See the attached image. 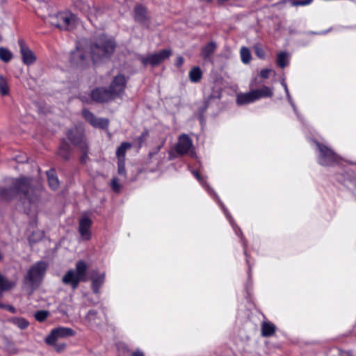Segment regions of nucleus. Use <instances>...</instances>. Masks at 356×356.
<instances>
[{"instance_id":"f257e3e1","label":"nucleus","mask_w":356,"mask_h":356,"mask_svg":"<svg viewBox=\"0 0 356 356\" xmlns=\"http://www.w3.org/2000/svg\"><path fill=\"white\" fill-rule=\"evenodd\" d=\"M115 47V42L111 38L101 35L91 47L90 57L92 65L99 64L104 58L111 54ZM72 64L90 65L91 63L83 56V51L77 47L70 55Z\"/></svg>"},{"instance_id":"f03ea898","label":"nucleus","mask_w":356,"mask_h":356,"mask_svg":"<svg viewBox=\"0 0 356 356\" xmlns=\"http://www.w3.org/2000/svg\"><path fill=\"white\" fill-rule=\"evenodd\" d=\"M31 181V179L25 177L13 180L11 187L0 189V197L9 200L17 193H22L24 196V204L27 202L31 209L37 207L40 191L32 187Z\"/></svg>"},{"instance_id":"7ed1b4c3","label":"nucleus","mask_w":356,"mask_h":356,"mask_svg":"<svg viewBox=\"0 0 356 356\" xmlns=\"http://www.w3.org/2000/svg\"><path fill=\"white\" fill-rule=\"evenodd\" d=\"M88 266L84 261L80 260L76 264L75 270L70 269L63 277V282L70 284L73 289H76L80 282L86 281Z\"/></svg>"},{"instance_id":"20e7f679","label":"nucleus","mask_w":356,"mask_h":356,"mask_svg":"<svg viewBox=\"0 0 356 356\" xmlns=\"http://www.w3.org/2000/svg\"><path fill=\"white\" fill-rule=\"evenodd\" d=\"M47 265L44 261H38L35 263L29 270L24 277V284L30 286L32 290L38 286L42 281L46 270Z\"/></svg>"},{"instance_id":"39448f33","label":"nucleus","mask_w":356,"mask_h":356,"mask_svg":"<svg viewBox=\"0 0 356 356\" xmlns=\"http://www.w3.org/2000/svg\"><path fill=\"white\" fill-rule=\"evenodd\" d=\"M192 174L195 176V177L199 181L200 184L204 188V189L207 191V193L213 197V198L217 202L218 205L220 207L221 209L222 210L225 216H226V218L229 220L231 226L232 227L235 234L236 235L239 234V232H241V229L237 227V225L234 223V219L232 218V216L227 211V209L225 208L223 203L220 201L219 199L218 195L215 193V191L207 184L205 179L201 177V175L199 174L197 171L192 170Z\"/></svg>"},{"instance_id":"423d86ee","label":"nucleus","mask_w":356,"mask_h":356,"mask_svg":"<svg viewBox=\"0 0 356 356\" xmlns=\"http://www.w3.org/2000/svg\"><path fill=\"white\" fill-rule=\"evenodd\" d=\"M49 22L51 25L61 30H68L75 26L76 18L70 12H62L49 15Z\"/></svg>"},{"instance_id":"0eeeda50","label":"nucleus","mask_w":356,"mask_h":356,"mask_svg":"<svg viewBox=\"0 0 356 356\" xmlns=\"http://www.w3.org/2000/svg\"><path fill=\"white\" fill-rule=\"evenodd\" d=\"M318 149V163L324 166L339 163L340 157L327 146L316 142Z\"/></svg>"},{"instance_id":"6e6552de","label":"nucleus","mask_w":356,"mask_h":356,"mask_svg":"<svg viewBox=\"0 0 356 356\" xmlns=\"http://www.w3.org/2000/svg\"><path fill=\"white\" fill-rule=\"evenodd\" d=\"M69 140L75 145L79 147L83 152L81 162H85L87 157L88 145L84 138L83 129L82 127H76L70 130L67 134Z\"/></svg>"},{"instance_id":"1a4fd4ad","label":"nucleus","mask_w":356,"mask_h":356,"mask_svg":"<svg viewBox=\"0 0 356 356\" xmlns=\"http://www.w3.org/2000/svg\"><path fill=\"white\" fill-rule=\"evenodd\" d=\"M127 79L123 74H118L114 77L110 84L108 91L114 99L122 98L124 94Z\"/></svg>"},{"instance_id":"9d476101","label":"nucleus","mask_w":356,"mask_h":356,"mask_svg":"<svg viewBox=\"0 0 356 356\" xmlns=\"http://www.w3.org/2000/svg\"><path fill=\"white\" fill-rule=\"evenodd\" d=\"M172 54L171 49H165L159 52L152 53L146 56H141L140 60L145 65H156L168 59Z\"/></svg>"},{"instance_id":"9b49d317","label":"nucleus","mask_w":356,"mask_h":356,"mask_svg":"<svg viewBox=\"0 0 356 356\" xmlns=\"http://www.w3.org/2000/svg\"><path fill=\"white\" fill-rule=\"evenodd\" d=\"M74 334L75 332L70 327H58L51 331L46 337L45 342L49 345L54 346L58 339L74 336Z\"/></svg>"},{"instance_id":"f8f14e48","label":"nucleus","mask_w":356,"mask_h":356,"mask_svg":"<svg viewBox=\"0 0 356 356\" xmlns=\"http://www.w3.org/2000/svg\"><path fill=\"white\" fill-rule=\"evenodd\" d=\"M175 150L179 155H193V141L188 135L183 134L179 136L175 146Z\"/></svg>"},{"instance_id":"ddd939ff","label":"nucleus","mask_w":356,"mask_h":356,"mask_svg":"<svg viewBox=\"0 0 356 356\" xmlns=\"http://www.w3.org/2000/svg\"><path fill=\"white\" fill-rule=\"evenodd\" d=\"M82 114L85 120L95 128L105 129L108 126L109 121L108 119L97 118L92 113L86 108L83 110Z\"/></svg>"},{"instance_id":"4468645a","label":"nucleus","mask_w":356,"mask_h":356,"mask_svg":"<svg viewBox=\"0 0 356 356\" xmlns=\"http://www.w3.org/2000/svg\"><path fill=\"white\" fill-rule=\"evenodd\" d=\"M91 98L93 101L104 103L114 100L112 95L106 88H97L91 91Z\"/></svg>"},{"instance_id":"2eb2a0df","label":"nucleus","mask_w":356,"mask_h":356,"mask_svg":"<svg viewBox=\"0 0 356 356\" xmlns=\"http://www.w3.org/2000/svg\"><path fill=\"white\" fill-rule=\"evenodd\" d=\"M92 220L86 216H82L79 220V232L84 240H89L91 237L90 227Z\"/></svg>"},{"instance_id":"dca6fc26","label":"nucleus","mask_w":356,"mask_h":356,"mask_svg":"<svg viewBox=\"0 0 356 356\" xmlns=\"http://www.w3.org/2000/svg\"><path fill=\"white\" fill-rule=\"evenodd\" d=\"M19 45L23 63L26 65L34 64L36 57L33 52L25 44L23 40L19 41Z\"/></svg>"},{"instance_id":"f3484780","label":"nucleus","mask_w":356,"mask_h":356,"mask_svg":"<svg viewBox=\"0 0 356 356\" xmlns=\"http://www.w3.org/2000/svg\"><path fill=\"white\" fill-rule=\"evenodd\" d=\"M256 101L252 89L247 92H238L236 94V103L238 106L250 104Z\"/></svg>"},{"instance_id":"a211bd4d","label":"nucleus","mask_w":356,"mask_h":356,"mask_svg":"<svg viewBox=\"0 0 356 356\" xmlns=\"http://www.w3.org/2000/svg\"><path fill=\"white\" fill-rule=\"evenodd\" d=\"M257 101L262 98L271 97L273 95V88L264 86L261 88L252 89Z\"/></svg>"},{"instance_id":"6ab92c4d","label":"nucleus","mask_w":356,"mask_h":356,"mask_svg":"<svg viewBox=\"0 0 356 356\" xmlns=\"http://www.w3.org/2000/svg\"><path fill=\"white\" fill-rule=\"evenodd\" d=\"M135 19L137 22L147 26L148 25V19L147 16V13L145 8L140 6L138 5L135 8Z\"/></svg>"},{"instance_id":"aec40b11","label":"nucleus","mask_w":356,"mask_h":356,"mask_svg":"<svg viewBox=\"0 0 356 356\" xmlns=\"http://www.w3.org/2000/svg\"><path fill=\"white\" fill-rule=\"evenodd\" d=\"M105 280V273L98 274L92 277V289L95 293H98L101 286L103 285Z\"/></svg>"},{"instance_id":"412c9836","label":"nucleus","mask_w":356,"mask_h":356,"mask_svg":"<svg viewBox=\"0 0 356 356\" xmlns=\"http://www.w3.org/2000/svg\"><path fill=\"white\" fill-rule=\"evenodd\" d=\"M275 325L269 321H264L261 324V334L264 337H268L272 336L275 333Z\"/></svg>"},{"instance_id":"4be33fe9","label":"nucleus","mask_w":356,"mask_h":356,"mask_svg":"<svg viewBox=\"0 0 356 356\" xmlns=\"http://www.w3.org/2000/svg\"><path fill=\"white\" fill-rule=\"evenodd\" d=\"M132 147V145L128 142L122 143L121 145L118 147L116 150V156L118 157V160L125 161L126 152L128 149H130Z\"/></svg>"},{"instance_id":"5701e85b","label":"nucleus","mask_w":356,"mask_h":356,"mask_svg":"<svg viewBox=\"0 0 356 356\" xmlns=\"http://www.w3.org/2000/svg\"><path fill=\"white\" fill-rule=\"evenodd\" d=\"M217 44L213 41H211L202 47L201 54L204 58H209L215 52Z\"/></svg>"},{"instance_id":"b1692460","label":"nucleus","mask_w":356,"mask_h":356,"mask_svg":"<svg viewBox=\"0 0 356 356\" xmlns=\"http://www.w3.org/2000/svg\"><path fill=\"white\" fill-rule=\"evenodd\" d=\"M48 183L52 190H56L59 186V180L54 170L47 172Z\"/></svg>"},{"instance_id":"393cba45","label":"nucleus","mask_w":356,"mask_h":356,"mask_svg":"<svg viewBox=\"0 0 356 356\" xmlns=\"http://www.w3.org/2000/svg\"><path fill=\"white\" fill-rule=\"evenodd\" d=\"M15 285L14 282H10L7 279H6L3 275L0 274V297L2 295V293L5 291L9 290ZM0 307H3V305L0 303Z\"/></svg>"},{"instance_id":"a878e982","label":"nucleus","mask_w":356,"mask_h":356,"mask_svg":"<svg viewBox=\"0 0 356 356\" xmlns=\"http://www.w3.org/2000/svg\"><path fill=\"white\" fill-rule=\"evenodd\" d=\"M189 78L192 82H198L202 76V72L200 68H191L189 72Z\"/></svg>"},{"instance_id":"bb28decb","label":"nucleus","mask_w":356,"mask_h":356,"mask_svg":"<svg viewBox=\"0 0 356 356\" xmlns=\"http://www.w3.org/2000/svg\"><path fill=\"white\" fill-rule=\"evenodd\" d=\"M277 63L279 67H286L289 65V55L286 52H280L277 55Z\"/></svg>"},{"instance_id":"cd10ccee","label":"nucleus","mask_w":356,"mask_h":356,"mask_svg":"<svg viewBox=\"0 0 356 356\" xmlns=\"http://www.w3.org/2000/svg\"><path fill=\"white\" fill-rule=\"evenodd\" d=\"M241 58L242 62L247 65L251 60V54L248 48L242 47L240 50Z\"/></svg>"},{"instance_id":"c85d7f7f","label":"nucleus","mask_w":356,"mask_h":356,"mask_svg":"<svg viewBox=\"0 0 356 356\" xmlns=\"http://www.w3.org/2000/svg\"><path fill=\"white\" fill-rule=\"evenodd\" d=\"M10 321L22 330L26 329L29 325V322L23 318H12Z\"/></svg>"},{"instance_id":"c756f323","label":"nucleus","mask_w":356,"mask_h":356,"mask_svg":"<svg viewBox=\"0 0 356 356\" xmlns=\"http://www.w3.org/2000/svg\"><path fill=\"white\" fill-rule=\"evenodd\" d=\"M9 86L7 80L1 75H0V94L3 96L9 94Z\"/></svg>"},{"instance_id":"7c9ffc66","label":"nucleus","mask_w":356,"mask_h":356,"mask_svg":"<svg viewBox=\"0 0 356 356\" xmlns=\"http://www.w3.org/2000/svg\"><path fill=\"white\" fill-rule=\"evenodd\" d=\"M13 58L12 53L6 48L0 47V60L5 63H8Z\"/></svg>"},{"instance_id":"2f4dec72","label":"nucleus","mask_w":356,"mask_h":356,"mask_svg":"<svg viewBox=\"0 0 356 356\" xmlns=\"http://www.w3.org/2000/svg\"><path fill=\"white\" fill-rule=\"evenodd\" d=\"M44 236V232L40 230H36L33 232L29 238V243L31 244L35 243L40 241Z\"/></svg>"},{"instance_id":"473e14b6","label":"nucleus","mask_w":356,"mask_h":356,"mask_svg":"<svg viewBox=\"0 0 356 356\" xmlns=\"http://www.w3.org/2000/svg\"><path fill=\"white\" fill-rule=\"evenodd\" d=\"M97 312L95 310H90L86 317V320L88 321L89 323L91 325H99V322L97 321Z\"/></svg>"},{"instance_id":"72a5a7b5","label":"nucleus","mask_w":356,"mask_h":356,"mask_svg":"<svg viewBox=\"0 0 356 356\" xmlns=\"http://www.w3.org/2000/svg\"><path fill=\"white\" fill-rule=\"evenodd\" d=\"M49 314V313L47 311L40 310L35 312V318L38 321L42 322L47 318Z\"/></svg>"},{"instance_id":"f704fd0d","label":"nucleus","mask_w":356,"mask_h":356,"mask_svg":"<svg viewBox=\"0 0 356 356\" xmlns=\"http://www.w3.org/2000/svg\"><path fill=\"white\" fill-rule=\"evenodd\" d=\"M284 89V91L286 92V98H287V100L289 102V103L291 105L294 112L296 113V114L298 115V117H299L298 115V111H297V108L293 102V99H292V97L289 93V88H288V86H285V87H283Z\"/></svg>"},{"instance_id":"c9c22d12","label":"nucleus","mask_w":356,"mask_h":356,"mask_svg":"<svg viewBox=\"0 0 356 356\" xmlns=\"http://www.w3.org/2000/svg\"><path fill=\"white\" fill-rule=\"evenodd\" d=\"M254 53L259 58H264L265 51L260 44H255L254 46Z\"/></svg>"},{"instance_id":"e433bc0d","label":"nucleus","mask_w":356,"mask_h":356,"mask_svg":"<svg viewBox=\"0 0 356 356\" xmlns=\"http://www.w3.org/2000/svg\"><path fill=\"white\" fill-rule=\"evenodd\" d=\"M118 172L119 175L124 176L126 175L125 170V161H118Z\"/></svg>"},{"instance_id":"4c0bfd02","label":"nucleus","mask_w":356,"mask_h":356,"mask_svg":"<svg viewBox=\"0 0 356 356\" xmlns=\"http://www.w3.org/2000/svg\"><path fill=\"white\" fill-rule=\"evenodd\" d=\"M111 186L113 191L116 193H119L120 191L121 185L118 183V180L116 177L113 178Z\"/></svg>"},{"instance_id":"58836bf2","label":"nucleus","mask_w":356,"mask_h":356,"mask_svg":"<svg viewBox=\"0 0 356 356\" xmlns=\"http://www.w3.org/2000/svg\"><path fill=\"white\" fill-rule=\"evenodd\" d=\"M58 154L63 159H68L67 147L66 145H63L58 150Z\"/></svg>"},{"instance_id":"ea45409f","label":"nucleus","mask_w":356,"mask_h":356,"mask_svg":"<svg viewBox=\"0 0 356 356\" xmlns=\"http://www.w3.org/2000/svg\"><path fill=\"white\" fill-rule=\"evenodd\" d=\"M163 143H164V141H163L159 145L156 147L152 151H151L149 153V157L150 159H152L156 154H158V152L160 151L162 146L163 145Z\"/></svg>"},{"instance_id":"a19ab883","label":"nucleus","mask_w":356,"mask_h":356,"mask_svg":"<svg viewBox=\"0 0 356 356\" xmlns=\"http://www.w3.org/2000/svg\"><path fill=\"white\" fill-rule=\"evenodd\" d=\"M272 70L270 68H264L263 70H261V76L263 78V79H267L269 77L270 73H271Z\"/></svg>"},{"instance_id":"79ce46f5","label":"nucleus","mask_w":356,"mask_h":356,"mask_svg":"<svg viewBox=\"0 0 356 356\" xmlns=\"http://www.w3.org/2000/svg\"><path fill=\"white\" fill-rule=\"evenodd\" d=\"M313 1V0H304V1H295L293 5L294 6H307V5H309Z\"/></svg>"},{"instance_id":"37998d69","label":"nucleus","mask_w":356,"mask_h":356,"mask_svg":"<svg viewBox=\"0 0 356 356\" xmlns=\"http://www.w3.org/2000/svg\"><path fill=\"white\" fill-rule=\"evenodd\" d=\"M1 305H3V307H0V308H4L11 313H15L16 311L15 308L11 305H6L3 304H1Z\"/></svg>"},{"instance_id":"c03bdc74","label":"nucleus","mask_w":356,"mask_h":356,"mask_svg":"<svg viewBox=\"0 0 356 356\" xmlns=\"http://www.w3.org/2000/svg\"><path fill=\"white\" fill-rule=\"evenodd\" d=\"M183 64H184V58L182 56H177L176 61H175V65L177 66H181Z\"/></svg>"},{"instance_id":"a18cd8bd","label":"nucleus","mask_w":356,"mask_h":356,"mask_svg":"<svg viewBox=\"0 0 356 356\" xmlns=\"http://www.w3.org/2000/svg\"><path fill=\"white\" fill-rule=\"evenodd\" d=\"M132 355L133 356H145L144 353L140 349H136V350H134L132 353Z\"/></svg>"},{"instance_id":"49530a36","label":"nucleus","mask_w":356,"mask_h":356,"mask_svg":"<svg viewBox=\"0 0 356 356\" xmlns=\"http://www.w3.org/2000/svg\"><path fill=\"white\" fill-rule=\"evenodd\" d=\"M17 70H18L17 72H16L15 74L16 76L19 77V74L21 73L22 69L17 68Z\"/></svg>"},{"instance_id":"de8ad7c7","label":"nucleus","mask_w":356,"mask_h":356,"mask_svg":"<svg viewBox=\"0 0 356 356\" xmlns=\"http://www.w3.org/2000/svg\"><path fill=\"white\" fill-rule=\"evenodd\" d=\"M281 84H282V86L283 87H285V86H287V85H286V82H285V81H284V79H282V80L281 81Z\"/></svg>"},{"instance_id":"09e8293b","label":"nucleus","mask_w":356,"mask_h":356,"mask_svg":"<svg viewBox=\"0 0 356 356\" xmlns=\"http://www.w3.org/2000/svg\"><path fill=\"white\" fill-rule=\"evenodd\" d=\"M246 262H247V264L248 265L249 270H250L251 267H250V261H249V259H248V257H246Z\"/></svg>"},{"instance_id":"8fccbe9b","label":"nucleus","mask_w":356,"mask_h":356,"mask_svg":"<svg viewBox=\"0 0 356 356\" xmlns=\"http://www.w3.org/2000/svg\"><path fill=\"white\" fill-rule=\"evenodd\" d=\"M227 0H218V2L220 4L222 3H224L225 1H227Z\"/></svg>"},{"instance_id":"3c124183","label":"nucleus","mask_w":356,"mask_h":356,"mask_svg":"<svg viewBox=\"0 0 356 356\" xmlns=\"http://www.w3.org/2000/svg\"><path fill=\"white\" fill-rule=\"evenodd\" d=\"M88 7V6H83L82 10L86 11L87 10Z\"/></svg>"},{"instance_id":"603ef678","label":"nucleus","mask_w":356,"mask_h":356,"mask_svg":"<svg viewBox=\"0 0 356 356\" xmlns=\"http://www.w3.org/2000/svg\"><path fill=\"white\" fill-rule=\"evenodd\" d=\"M64 347H65L64 344L60 346H59V348H58V350H60L63 349Z\"/></svg>"},{"instance_id":"864d4df0","label":"nucleus","mask_w":356,"mask_h":356,"mask_svg":"<svg viewBox=\"0 0 356 356\" xmlns=\"http://www.w3.org/2000/svg\"><path fill=\"white\" fill-rule=\"evenodd\" d=\"M172 152H170V154H169V159H172L173 157H172Z\"/></svg>"},{"instance_id":"5fc2aeb1","label":"nucleus","mask_w":356,"mask_h":356,"mask_svg":"<svg viewBox=\"0 0 356 356\" xmlns=\"http://www.w3.org/2000/svg\"><path fill=\"white\" fill-rule=\"evenodd\" d=\"M250 87H251V88L254 87L253 81L250 83Z\"/></svg>"},{"instance_id":"6e6d98bb","label":"nucleus","mask_w":356,"mask_h":356,"mask_svg":"<svg viewBox=\"0 0 356 356\" xmlns=\"http://www.w3.org/2000/svg\"><path fill=\"white\" fill-rule=\"evenodd\" d=\"M243 245H244V252H245V254H246V250H245V244L244 243H243Z\"/></svg>"}]
</instances>
